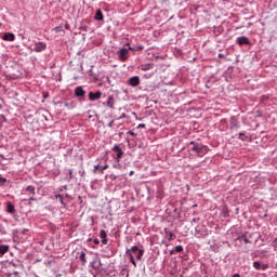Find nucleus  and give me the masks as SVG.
Masks as SVG:
<instances>
[{"instance_id": "a18cd8bd", "label": "nucleus", "mask_w": 277, "mask_h": 277, "mask_svg": "<svg viewBox=\"0 0 277 277\" xmlns=\"http://www.w3.org/2000/svg\"><path fill=\"white\" fill-rule=\"evenodd\" d=\"M108 127H109V129H111V127H114V121H110V122L108 123Z\"/></svg>"}, {"instance_id": "9d476101", "label": "nucleus", "mask_w": 277, "mask_h": 277, "mask_svg": "<svg viewBox=\"0 0 277 277\" xmlns=\"http://www.w3.org/2000/svg\"><path fill=\"white\" fill-rule=\"evenodd\" d=\"M75 96H77V98H83L85 96V90H83L82 85L76 87Z\"/></svg>"}, {"instance_id": "4be33fe9", "label": "nucleus", "mask_w": 277, "mask_h": 277, "mask_svg": "<svg viewBox=\"0 0 277 277\" xmlns=\"http://www.w3.org/2000/svg\"><path fill=\"white\" fill-rule=\"evenodd\" d=\"M105 17L103 16V11L97 10L94 16L95 21H103Z\"/></svg>"}, {"instance_id": "49530a36", "label": "nucleus", "mask_w": 277, "mask_h": 277, "mask_svg": "<svg viewBox=\"0 0 277 277\" xmlns=\"http://www.w3.org/2000/svg\"><path fill=\"white\" fill-rule=\"evenodd\" d=\"M133 174H135V171H130L129 172V176H133Z\"/></svg>"}, {"instance_id": "864d4df0", "label": "nucleus", "mask_w": 277, "mask_h": 277, "mask_svg": "<svg viewBox=\"0 0 277 277\" xmlns=\"http://www.w3.org/2000/svg\"><path fill=\"white\" fill-rule=\"evenodd\" d=\"M162 243L168 248L169 243L166 240H162Z\"/></svg>"}, {"instance_id": "37998d69", "label": "nucleus", "mask_w": 277, "mask_h": 277, "mask_svg": "<svg viewBox=\"0 0 277 277\" xmlns=\"http://www.w3.org/2000/svg\"><path fill=\"white\" fill-rule=\"evenodd\" d=\"M16 267L17 269H23V264H17Z\"/></svg>"}, {"instance_id": "412c9836", "label": "nucleus", "mask_w": 277, "mask_h": 277, "mask_svg": "<svg viewBox=\"0 0 277 277\" xmlns=\"http://www.w3.org/2000/svg\"><path fill=\"white\" fill-rule=\"evenodd\" d=\"M179 252H183V246L179 245L174 249L170 251V254H179Z\"/></svg>"}, {"instance_id": "b1692460", "label": "nucleus", "mask_w": 277, "mask_h": 277, "mask_svg": "<svg viewBox=\"0 0 277 277\" xmlns=\"http://www.w3.org/2000/svg\"><path fill=\"white\" fill-rule=\"evenodd\" d=\"M8 250H10L9 246L0 245V255L1 256H3V254H5V252H8Z\"/></svg>"}, {"instance_id": "58836bf2", "label": "nucleus", "mask_w": 277, "mask_h": 277, "mask_svg": "<svg viewBox=\"0 0 277 277\" xmlns=\"http://www.w3.org/2000/svg\"><path fill=\"white\" fill-rule=\"evenodd\" d=\"M122 118H127V114L123 113L117 120H122Z\"/></svg>"}, {"instance_id": "f704fd0d", "label": "nucleus", "mask_w": 277, "mask_h": 277, "mask_svg": "<svg viewBox=\"0 0 277 277\" xmlns=\"http://www.w3.org/2000/svg\"><path fill=\"white\" fill-rule=\"evenodd\" d=\"M130 256V263H133L135 261V258L133 256V253H128Z\"/></svg>"}, {"instance_id": "f03ea898", "label": "nucleus", "mask_w": 277, "mask_h": 277, "mask_svg": "<svg viewBox=\"0 0 277 277\" xmlns=\"http://www.w3.org/2000/svg\"><path fill=\"white\" fill-rule=\"evenodd\" d=\"M250 239H252V234L246 232L245 234L238 236L234 240V246L236 248H241L243 246V243H252V241H250Z\"/></svg>"}, {"instance_id": "09e8293b", "label": "nucleus", "mask_w": 277, "mask_h": 277, "mask_svg": "<svg viewBox=\"0 0 277 277\" xmlns=\"http://www.w3.org/2000/svg\"><path fill=\"white\" fill-rule=\"evenodd\" d=\"M232 277H241V275H239V273H236Z\"/></svg>"}, {"instance_id": "20e7f679", "label": "nucleus", "mask_w": 277, "mask_h": 277, "mask_svg": "<svg viewBox=\"0 0 277 277\" xmlns=\"http://www.w3.org/2000/svg\"><path fill=\"white\" fill-rule=\"evenodd\" d=\"M109 168V164L101 166V163H96L93 166V174H104L105 170Z\"/></svg>"}, {"instance_id": "4d7b16f0", "label": "nucleus", "mask_w": 277, "mask_h": 277, "mask_svg": "<svg viewBox=\"0 0 277 277\" xmlns=\"http://www.w3.org/2000/svg\"><path fill=\"white\" fill-rule=\"evenodd\" d=\"M124 272H127V269L122 268V269H121V274H124Z\"/></svg>"}, {"instance_id": "2eb2a0df", "label": "nucleus", "mask_w": 277, "mask_h": 277, "mask_svg": "<svg viewBox=\"0 0 277 277\" xmlns=\"http://www.w3.org/2000/svg\"><path fill=\"white\" fill-rule=\"evenodd\" d=\"M6 213H16V209L14 208V205L11 201L6 202Z\"/></svg>"}, {"instance_id": "a211bd4d", "label": "nucleus", "mask_w": 277, "mask_h": 277, "mask_svg": "<svg viewBox=\"0 0 277 277\" xmlns=\"http://www.w3.org/2000/svg\"><path fill=\"white\" fill-rule=\"evenodd\" d=\"M153 68H155L153 63H147L141 66V70H153Z\"/></svg>"}, {"instance_id": "7ed1b4c3", "label": "nucleus", "mask_w": 277, "mask_h": 277, "mask_svg": "<svg viewBox=\"0 0 277 277\" xmlns=\"http://www.w3.org/2000/svg\"><path fill=\"white\" fill-rule=\"evenodd\" d=\"M117 55L120 62H127V60H129V49L121 48L119 51H117Z\"/></svg>"}, {"instance_id": "680f3d73", "label": "nucleus", "mask_w": 277, "mask_h": 277, "mask_svg": "<svg viewBox=\"0 0 277 277\" xmlns=\"http://www.w3.org/2000/svg\"><path fill=\"white\" fill-rule=\"evenodd\" d=\"M0 27H1V23H0Z\"/></svg>"}, {"instance_id": "bf43d9fd", "label": "nucleus", "mask_w": 277, "mask_h": 277, "mask_svg": "<svg viewBox=\"0 0 277 277\" xmlns=\"http://www.w3.org/2000/svg\"><path fill=\"white\" fill-rule=\"evenodd\" d=\"M114 168H118V164H115Z\"/></svg>"}, {"instance_id": "473e14b6", "label": "nucleus", "mask_w": 277, "mask_h": 277, "mask_svg": "<svg viewBox=\"0 0 277 277\" xmlns=\"http://www.w3.org/2000/svg\"><path fill=\"white\" fill-rule=\"evenodd\" d=\"M167 236L169 237V241L174 239V234L172 232L168 233Z\"/></svg>"}, {"instance_id": "13d9d810", "label": "nucleus", "mask_w": 277, "mask_h": 277, "mask_svg": "<svg viewBox=\"0 0 277 277\" xmlns=\"http://www.w3.org/2000/svg\"><path fill=\"white\" fill-rule=\"evenodd\" d=\"M198 219H193V222H196Z\"/></svg>"}, {"instance_id": "a19ab883", "label": "nucleus", "mask_w": 277, "mask_h": 277, "mask_svg": "<svg viewBox=\"0 0 277 277\" xmlns=\"http://www.w3.org/2000/svg\"><path fill=\"white\" fill-rule=\"evenodd\" d=\"M217 57H221V58L224 60V58H226V55H225V54H222V53H219V54H217Z\"/></svg>"}, {"instance_id": "4468645a", "label": "nucleus", "mask_w": 277, "mask_h": 277, "mask_svg": "<svg viewBox=\"0 0 277 277\" xmlns=\"http://www.w3.org/2000/svg\"><path fill=\"white\" fill-rule=\"evenodd\" d=\"M78 254H79L78 259L81 262V265L85 267V265L88 264V259L85 258L84 251L78 252Z\"/></svg>"}, {"instance_id": "603ef678", "label": "nucleus", "mask_w": 277, "mask_h": 277, "mask_svg": "<svg viewBox=\"0 0 277 277\" xmlns=\"http://www.w3.org/2000/svg\"><path fill=\"white\" fill-rule=\"evenodd\" d=\"M162 243L168 248L169 243L166 240H162Z\"/></svg>"}, {"instance_id": "5fc2aeb1", "label": "nucleus", "mask_w": 277, "mask_h": 277, "mask_svg": "<svg viewBox=\"0 0 277 277\" xmlns=\"http://www.w3.org/2000/svg\"><path fill=\"white\" fill-rule=\"evenodd\" d=\"M0 166H5L2 159H0Z\"/></svg>"}, {"instance_id": "4c0bfd02", "label": "nucleus", "mask_w": 277, "mask_h": 277, "mask_svg": "<svg viewBox=\"0 0 277 277\" xmlns=\"http://www.w3.org/2000/svg\"><path fill=\"white\" fill-rule=\"evenodd\" d=\"M93 242L95 243V246H98V243H101V240H98V238H94Z\"/></svg>"}, {"instance_id": "8fccbe9b", "label": "nucleus", "mask_w": 277, "mask_h": 277, "mask_svg": "<svg viewBox=\"0 0 277 277\" xmlns=\"http://www.w3.org/2000/svg\"><path fill=\"white\" fill-rule=\"evenodd\" d=\"M128 133H129V135H132V136L135 135V132H133V131H129Z\"/></svg>"}, {"instance_id": "052dcab7", "label": "nucleus", "mask_w": 277, "mask_h": 277, "mask_svg": "<svg viewBox=\"0 0 277 277\" xmlns=\"http://www.w3.org/2000/svg\"><path fill=\"white\" fill-rule=\"evenodd\" d=\"M268 3H272V0H268Z\"/></svg>"}, {"instance_id": "c03bdc74", "label": "nucleus", "mask_w": 277, "mask_h": 277, "mask_svg": "<svg viewBox=\"0 0 277 277\" xmlns=\"http://www.w3.org/2000/svg\"><path fill=\"white\" fill-rule=\"evenodd\" d=\"M144 49V45H138L137 51H142Z\"/></svg>"}, {"instance_id": "393cba45", "label": "nucleus", "mask_w": 277, "mask_h": 277, "mask_svg": "<svg viewBox=\"0 0 277 277\" xmlns=\"http://www.w3.org/2000/svg\"><path fill=\"white\" fill-rule=\"evenodd\" d=\"M140 250L141 249L137 246H133L130 249H127V254H129V252H133V253L140 252Z\"/></svg>"}, {"instance_id": "dca6fc26", "label": "nucleus", "mask_w": 277, "mask_h": 277, "mask_svg": "<svg viewBox=\"0 0 277 277\" xmlns=\"http://www.w3.org/2000/svg\"><path fill=\"white\" fill-rule=\"evenodd\" d=\"M107 107L109 109H114V105H116V101L114 100V96H108L107 102H106Z\"/></svg>"}, {"instance_id": "9b49d317", "label": "nucleus", "mask_w": 277, "mask_h": 277, "mask_svg": "<svg viewBox=\"0 0 277 277\" xmlns=\"http://www.w3.org/2000/svg\"><path fill=\"white\" fill-rule=\"evenodd\" d=\"M253 267H254V269L265 272L269 267V265L261 264V262L255 261V262H253Z\"/></svg>"}, {"instance_id": "f257e3e1", "label": "nucleus", "mask_w": 277, "mask_h": 277, "mask_svg": "<svg viewBox=\"0 0 277 277\" xmlns=\"http://www.w3.org/2000/svg\"><path fill=\"white\" fill-rule=\"evenodd\" d=\"M188 146H190L189 150L192 153L197 154V157H205V155L209 153V147L207 145H203L202 143H198L196 141L189 142Z\"/></svg>"}, {"instance_id": "6ab92c4d", "label": "nucleus", "mask_w": 277, "mask_h": 277, "mask_svg": "<svg viewBox=\"0 0 277 277\" xmlns=\"http://www.w3.org/2000/svg\"><path fill=\"white\" fill-rule=\"evenodd\" d=\"M64 107H66L67 109H75V107H77V102L75 101L67 102L64 104Z\"/></svg>"}, {"instance_id": "0eeeda50", "label": "nucleus", "mask_w": 277, "mask_h": 277, "mask_svg": "<svg viewBox=\"0 0 277 277\" xmlns=\"http://www.w3.org/2000/svg\"><path fill=\"white\" fill-rule=\"evenodd\" d=\"M34 51L35 53H42V51H47V42H43V41L36 42Z\"/></svg>"}, {"instance_id": "ea45409f", "label": "nucleus", "mask_w": 277, "mask_h": 277, "mask_svg": "<svg viewBox=\"0 0 277 277\" xmlns=\"http://www.w3.org/2000/svg\"><path fill=\"white\" fill-rule=\"evenodd\" d=\"M103 246H107V238H102Z\"/></svg>"}, {"instance_id": "bb28decb", "label": "nucleus", "mask_w": 277, "mask_h": 277, "mask_svg": "<svg viewBox=\"0 0 277 277\" xmlns=\"http://www.w3.org/2000/svg\"><path fill=\"white\" fill-rule=\"evenodd\" d=\"M8 183V179L0 174V187H3Z\"/></svg>"}, {"instance_id": "c9c22d12", "label": "nucleus", "mask_w": 277, "mask_h": 277, "mask_svg": "<svg viewBox=\"0 0 277 277\" xmlns=\"http://www.w3.org/2000/svg\"><path fill=\"white\" fill-rule=\"evenodd\" d=\"M137 129H146V124H145V123H140V124L137 126Z\"/></svg>"}, {"instance_id": "5701e85b", "label": "nucleus", "mask_w": 277, "mask_h": 277, "mask_svg": "<svg viewBox=\"0 0 277 277\" xmlns=\"http://www.w3.org/2000/svg\"><path fill=\"white\" fill-rule=\"evenodd\" d=\"M26 192H28L29 194H31V196H36V186L34 185H29L26 187Z\"/></svg>"}, {"instance_id": "c756f323", "label": "nucleus", "mask_w": 277, "mask_h": 277, "mask_svg": "<svg viewBox=\"0 0 277 277\" xmlns=\"http://www.w3.org/2000/svg\"><path fill=\"white\" fill-rule=\"evenodd\" d=\"M54 31H56V34H60V31H64V27L63 26L55 27Z\"/></svg>"}, {"instance_id": "72a5a7b5", "label": "nucleus", "mask_w": 277, "mask_h": 277, "mask_svg": "<svg viewBox=\"0 0 277 277\" xmlns=\"http://www.w3.org/2000/svg\"><path fill=\"white\" fill-rule=\"evenodd\" d=\"M126 47H128V52L129 51H135V48L131 47L130 43H127Z\"/></svg>"}, {"instance_id": "39448f33", "label": "nucleus", "mask_w": 277, "mask_h": 277, "mask_svg": "<svg viewBox=\"0 0 277 277\" xmlns=\"http://www.w3.org/2000/svg\"><path fill=\"white\" fill-rule=\"evenodd\" d=\"M114 153H117V157L116 160L118 163H120V160L122 159L124 151H122V147H120V145L115 144L113 147Z\"/></svg>"}, {"instance_id": "7c9ffc66", "label": "nucleus", "mask_w": 277, "mask_h": 277, "mask_svg": "<svg viewBox=\"0 0 277 277\" xmlns=\"http://www.w3.org/2000/svg\"><path fill=\"white\" fill-rule=\"evenodd\" d=\"M68 174H69V181H72V179H75V175L72 174V169L68 170Z\"/></svg>"}, {"instance_id": "f8f14e48", "label": "nucleus", "mask_w": 277, "mask_h": 277, "mask_svg": "<svg viewBox=\"0 0 277 277\" xmlns=\"http://www.w3.org/2000/svg\"><path fill=\"white\" fill-rule=\"evenodd\" d=\"M2 40L5 42H14V40H16V36H14L13 32H5L2 37Z\"/></svg>"}, {"instance_id": "79ce46f5", "label": "nucleus", "mask_w": 277, "mask_h": 277, "mask_svg": "<svg viewBox=\"0 0 277 277\" xmlns=\"http://www.w3.org/2000/svg\"><path fill=\"white\" fill-rule=\"evenodd\" d=\"M0 159H2V160H6V158H5V156H3V154H0Z\"/></svg>"}, {"instance_id": "a878e982", "label": "nucleus", "mask_w": 277, "mask_h": 277, "mask_svg": "<svg viewBox=\"0 0 277 277\" xmlns=\"http://www.w3.org/2000/svg\"><path fill=\"white\" fill-rule=\"evenodd\" d=\"M142 256H144V249H140L136 254L137 261H142Z\"/></svg>"}, {"instance_id": "3c124183", "label": "nucleus", "mask_w": 277, "mask_h": 277, "mask_svg": "<svg viewBox=\"0 0 277 277\" xmlns=\"http://www.w3.org/2000/svg\"><path fill=\"white\" fill-rule=\"evenodd\" d=\"M131 263H132V265H134V267H137V263L135 262V260Z\"/></svg>"}, {"instance_id": "2f4dec72", "label": "nucleus", "mask_w": 277, "mask_h": 277, "mask_svg": "<svg viewBox=\"0 0 277 277\" xmlns=\"http://www.w3.org/2000/svg\"><path fill=\"white\" fill-rule=\"evenodd\" d=\"M108 179H110V181H116V179H118V175L113 173L108 175Z\"/></svg>"}, {"instance_id": "1a4fd4ad", "label": "nucleus", "mask_w": 277, "mask_h": 277, "mask_svg": "<svg viewBox=\"0 0 277 277\" xmlns=\"http://www.w3.org/2000/svg\"><path fill=\"white\" fill-rule=\"evenodd\" d=\"M103 96V92L101 91H96L94 92H90L89 93V101L94 102V101H98V98H101Z\"/></svg>"}, {"instance_id": "6e6552de", "label": "nucleus", "mask_w": 277, "mask_h": 277, "mask_svg": "<svg viewBox=\"0 0 277 277\" xmlns=\"http://www.w3.org/2000/svg\"><path fill=\"white\" fill-rule=\"evenodd\" d=\"M91 267L92 269H101V267H103V262L101 261V258H95L92 262H91Z\"/></svg>"}, {"instance_id": "de8ad7c7", "label": "nucleus", "mask_w": 277, "mask_h": 277, "mask_svg": "<svg viewBox=\"0 0 277 277\" xmlns=\"http://www.w3.org/2000/svg\"><path fill=\"white\" fill-rule=\"evenodd\" d=\"M35 196H36V195H31V196L29 197V200H36Z\"/></svg>"}, {"instance_id": "c85d7f7f", "label": "nucleus", "mask_w": 277, "mask_h": 277, "mask_svg": "<svg viewBox=\"0 0 277 277\" xmlns=\"http://www.w3.org/2000/svg\"><path fill=\"white\" fill-rule=\"evenodd\" d=\"M9 277H21V275L18 274V271H14L13 273L9 274Z\"/></svg>"}, {"instance_id": "aec40b11", "label": "nucleus", "mask_w": 277, "mask_h": 277, "mask_svg": "<svg viewBox=\"0 0 277 277\" xmlns=\"http://www.w3.org/2000/svg\"><path fill=\"white\" fill-rule=\"evenodd\" d=\"M195 237H197V239H202V237H207V234H202V232H200V229L198 227L195 228Z\"/></svg>"}, {"instance_id": "e433bc0d", "label": "nucleus", "mask_w": 277, "mask_h": 277, "mask_svg": "<svg viewBox=\"0 0 277 277\" xmlns=\"http://www.w3.org/2000/svg\"><path fill=\"white\" fill-rule=\"evenodd\" d=\"M243 135H246V132H240V133H239V140H242V142H243V138H242Z\"/></svg>"}, {"instance_id": "f3484780", "label": "nucleus", "mask_w": 277, "mask_h": 277, "mask_svg": "<svg viewBox=\"0 0 277 277\" xmlns=\"http://www.w3.org/2000/svg\"><path fill=\"white\" fill-rule=\"evenodd\" d=\"M56 200L60 201V203L62 205L63 209H66V202H64V195L62 194H57L55 195Z\"/></svg>"}, {"instance_id": "423d86ee", "label": "nucleus", "mask_w": 277, "mask_h": 277, "mask_svg": "<svg viewBox=\"0 0 277 277\" xmlns=\"http://www.w3.org/2000/svg\"><path fill=\"white\" fill-rule=\"evenodd\" d=\"M142 83V80H140V76H133L128 79V85H131V88H137Z\"/></svg>"}, {"instance_id": "6e6d98bb", "label": "nucleus", "mask_w": 277, "mask_h": 277, "mask_svg": "<svg viewBox=\"0 0 277 277\" xmlns=\"http://www.w3.org/2000/svg\"><path fill=\"white\" fill-rule=\"evenodd\" d=\"M164 233H166V235H168L170 233V230H168V228H164Z\"/></svg>"}, {"instance_id": "ddd939ff", "label": "nucleus", "mask_w": 277, "mask_h": 277, "mask_svg": "<svg viewBox=\"0 0 277 277\" xmlns=\"http://www.w3.org/2000/svg\"><path fill=\"white\" fill-rule=\"evenodd\" d=\"M236 42L240 47H243V44H250V39H248V37H246V36H242V37H238Z\"/></svg>"}, {"instance_id": "cd10ccee", "label": "nucleus", "mask_w": 277, "mask_h": 277, "mask_svg": "<svg viewBox=\"0 0 277 277\" xmlns=\"http://www.w3.org/2000/svg\"><path fill=\"white\" fill-rule=\"evenodd\" d=\"M100 237H101V239L107 238V232H106L105 229H102V230L100 232Z\"/></svg>"}]
</instances>
